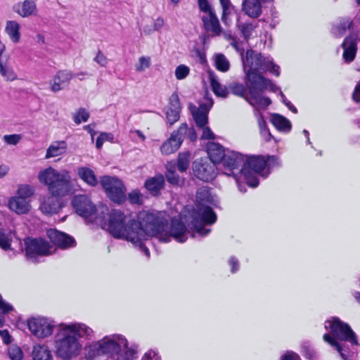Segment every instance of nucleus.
<instances>
[{"instance_id": "1", "label": "nucleus", "mask_w": 360, "mask_h": 360, "mask_svg": "<svg viewBox=\"0 0 360 360\" xmlns=\"http://www.w3.org/2000/svg\"><path fill=\"white\" fill-rule=\"evenodd\" d=\"M138 221L133 219L134 236H139L141 240L135 245L143 248L145 244L142 240L145 235L155 236L160 240L167 242L170 238H174L179 242H184L187 239V229L181 217L173 218L168 231L167 220L159 215L151 212L143 211L139 212Z\"/></svg>"}, {"instance_id": "2", "label": "nucleus", "mask_w": 360, "mask_h": 360, "mask_svg": "<svg viewBox=\"0 0 360 360\" xmlns=\"http://www.w3.org/2000/svg\"><path fill=\"white\" fill-rule=\"evenodd\" d=\"M39 181L48 186L53 196L44 197L41 200L40 210L46 214L58 213L64 205L56 197L68 193V179L65 174L49 167L39 174Z\"/></svg>"}, {"instance_id": "3", "label": "nucleus", "mask_w": 360, "mask_h": 360, "mask_svg": "<svg viewBox=\"0 0 360 360\" xmlns=\"http://www.w3.org/2000/svg\"><path fill=\"white\" fill-rule=\"evenodd\" d=\"M96 224L108 231L117 238L124 239L136 245L141 240L140 236H134V223L131 216L124 214L120 210H113L108 214H101L96 218Z\"/></svg>"}, {"instance_id": "4", "label": "nucleus", "mask_w": 360, "mask_h": 360, "mask_svg": "<svg viewBox=\"0 0 360 360\" xmlns=\"http://www.w3.org/2000/svg\"><path fill=\"white\" fill-rule=\"evenodd\" d=\"M242 59L247 83L254 84L260 89H266L271 86V82L262 76V72L269 70L276 76L279 75L278 66L259 53L248 50L245 57L242 56Z\"/></svg>"}, {"instance_id": "5", "label": "nucleus", "mask_w": 360, "mask_h": 360, "mask_svg": "<svg viewBox=\"0 0 360 360\" xmlns=\"http://www.w3.org/2000/svg\"><path fill=\"white\" fill-rule=\"evenodd\" d=\"M211 200L210 190L207 187L200 188L196 193V200L200 204L196 211H193L188 215L181 216L184 224H187V233L195 231L200 235H206L209 230L204 228L205 224H212L217 219V216L212 210L204 205V202Z\"/></svg>"}, {"instance_id": "6", "label": "nucleus", "mask_w": 360, "mask_h": 360, "mask_svg": "<svg viewBox=\"0 0 360 360\" xmlns=\"http://www.w3.org/2000/svg\"><path fill=\"white\" fill-rule=\"evenodd\" d=\"M72 207L78 215L94 223L96 217L108 214L107 207L101 206L97 208L86 195H75L72 200Z\"/></svg>"}, {"instance_id": "7", "label": "nucleus", "mask_w": 360, "mask_h": 360, "mask_svg": "<svg viewBox=\"0 0 360 360\" xmlns=\"http://www.w3.org/2000/svg\"><path fill=\"white\" fill-rule=\"evenodd\" d=\"M326 323L329 325L331 334L324 335L323 339L330 345L335 347L339 352L341 348L335 338L340 340H348L352 343H356L354 333L347 324L342 323L336 318L327 321Z\"/></svg>"}, {"instance_id": "8", "label": "nucleus", "mask_w": 360, "mask_h": 360, "mask_svg": "<svg viewBox=\"0 0 360 360\" xmlns=\"http://www.w3.org/2000/svg\"><path fill=\"white\" fill-rule=\"evenodd\" d=\"M100 183L107 195L112 201L121 203L125 200V188L120 179L116 177L104 176L101 178Z\"/></svg>"}, {"instance_id": "9", "label": "nucleus", "mask_w": 360, "mask_h": 360, "mask_svg": "<svg viewBox=\"0 0 360 360\" xmlns=\"http://www.w3.org/2000/svg\"><path fill=\"white\" fill-rule=\"evenodd\" d=\"M192 115L194 118L197 127L202 130L201 139H214V134L207 126V112L208 108L205 105H200L197 108L193 105H190L189 107Z\"/></svg>"}, {"instance_id": "10", "label": "nucleus", "mask_w": 360, "mask_h": 360, "mask_svg": "<svg viewBox=\"0 0 360 360\" xmlns=\"http://www.w3.org/2000/svg\"><path fill=\"white\" fill-rule=\"evenodd\" d=\"M266 162L260 157H252L247 160L246 164L241 169L247 184L252 187H256L259 184L257 179L252 175V172L260 173L265 167Z\"/></svg>"}, {"instance_id": "11", "label": "nucleus", "mask_w": 360, "mask_h": 360, "mask_svg": "<svg viewBox=\"0 0 360 360\" xmlns=\"http://www.w3.org/2000/svg\"><path fill=\"white\" fill-rule=\"evenodd\" d=\"M27 326L31 333L38 338H45L50 336L54 329V325L52 322L44 317L28 319Z\"/></svg>"}, {"instance_id": "12", "label": "nucleus", "mask_w": 360, "mask_h": 360, "mask_svg": "<svg viewBox=\"0 0 360 360\" xmlns=\"http://www.w3.org/2000/svg\"><path fill=\"white\" fill-rule=\"evenodd\" d=\"M188 131L186 124H182L177 131H174L170 138L161 146V152L164 155H169L178 150L181 146L183 139Z\"/></svg>"}, {"instance_id": "13", "label": "nucleus", "mask_w": 360, "mask_h": 360, "mask_svg": "<svg viewBox=\"0 0 360 360\" xmlns=\"http://www.w3.org/2000/svg\"><path fill=\"white\" fill-rule=\"evenodd\" d=\"M8 251V256L11 258L16 254H24L26 259L32 263L39 262L44 257L53 255L56 249H5Z\"/></svg>"}, {"instance_id": "14", "label": "nucleus", "mask_w": 360, "mask_h": 360, "mask_svg": "<svg viewBox=\"0 0 360 360\" xmlns=\"http://www.w3.org/2000/svg\"><path fill=\"white\" fill-rule=\"evenodd\" d=\"M54 345L57 356L68 359V326L60 324L56 327Z\"/></svg>"}, {"instance_id": "15", "label": "nucleus", "mask_w": 360, "mask_h": 360, "mask_svg": "<svg viewBox=\"0 0 360 360\" xmlns=\"http://www.w3.org/2000/svg\"><path fill=\"white\" fill-rule=\"evenodd\" d=\"M214 164L207 160H200L193 163L195 175L204 181H209L214 177Z\"/></svg>"}, {"instance_id": "16", "label": "nucleus", "mask_w": 360, "mask_h": 360, "mask_svg": "<svg viewBox=\"0 0 360 360\" xmlns=\"http://www.w3.org/2000/svg\"><path fill=\"white\" fill-rule=\"evenodd\" d=\"M10 56L6 53L4 45L0 49V75L6 81L12 82L17 79V74L10 65Z\"/></svg>"}, {"instance_id": "17", "label": "nucleus", "mask_w": 360, "mask_h": 360, "mask_svg": "<svg viewBox=\"0 0 360 360\" xmlns=\"http://www.w3.org/2000/svg\"><path fill=\"white\" fill-rule=\"evenodd\" d=\"M247 87L249 91V97H246V100L257 109H262L266 108L271 103L269 98L263 97L257 91H262L264 89H260L254 84L247 83Z\"/></svg>"}, {"instance_id": "18", "label": "nucleus", "mask_w": 360, "mask_h": 360, "mask_svg": "<svg viewBox=\"0 0 360 360\" xmlns=\"http://www.w3.org/2000/svg\"><path fill=\"white\" fill-rule=\"evenodd\" d=\"M120 346L112 340H108L98 346H91L86 349V355L88 358H93L97 351L98 353H118Z\"/></svg>"}, {"instance_id": "19", "label": "nucleus", "mask_w": 360, "mask_h": 360, "mask_svg": "<svg viewBox=\"0 0 360 360\" xmlns=\"http://www.w3.org/2000/svg\"><path fill=\"white\" fill-rule=\"evenodd\" d=\"M12 10L22 18L36 15L37 13V5L34 0H25L22 2L15 4Z\"/></svg>"}, {"instance_id": "20", "label": "nucleus", "mask_w": 360, "mask_h": 360, "mask_svg": "<svg viewBox=\"0 0 360 360\" xmlns=\"http://www.w3.org/2000/svg\"><path fill=\"white\" fill-rule=\"evenodd\" d=\"M205 30L212 33V35L218 36L221 32V27L219 22L212 11L205 13L202 18Z\"/></svg>"}, {"instance_id": "21", "label": "nucleus", "mask_w": 360, "mask_h": 360, "mask_svg": "<svg viewBox=\"0 0 360 360\" xmlns=\"http://www.w3.org/2000/svg\"><path fill=\"white\" fill-rule=\"evenodd\" d=\"M269 0H244L243 10L248 16L257 18L262 13V4Z\"/></svg>"}, {"instance_id": "22", "label": "nucleus", "mask_w": 360, "mask_h": 360, "mask_svg": "<svg viewBox=\"0 0 360 360\" xmlns=\"http://www.w3.org/2000/svg\"><path fill=\"white\" fill-rule=\"evenodd\" d=\"M244 161V157L241 154L234 151L227 150L223 160L222 165L229 170L232 171L233 169L243 165Z\"/></svg>"}, {"instance_id": "23", "label": "nucleus", "mask_w": 360, "mask_h": 360, "mask_svg": "<svg viewBox=\"0 0 360 360\" xmlns=\"http://www.w3.org/2000/svg\"><path fill=\"white\" fill-rule=\"evenodd\" d=\"M344 49L343 57L346 61H352L357 51V41L356 37L346 38L342 44Z\"/></svg>"}, {"instance_id": "24", "label": "nucleus", "mask_w": 360, "mask_h": 360, "mask_svg": "<svg viewBox=\"0 0 360 360\" xmlns=\"http://www.w3.org/2000/svg\"><path fill=\"white\" fill-rule=\"evenodd\" d=\"M69 349L70 347H72V354L77 355V352L79 351L80 346L78 343L76 342L77 338L78 337H81L84 331L79 328V326L76 325L69 326Z\"/></svg>"}, {"instance_id": "25", "label": "nucleus", "mask_w": 360, "mask_h": 360, "mask_svg": "<svg viewBox=\"0 0 360 360\" xmlns=\"http://www.w3.org/2000/svg\"><path fill=\"white\" fill-rule=\"evenodd\" d=\"M208 154L210 161L214 163H219L223 162L226 155L225 151L222 146L216 143H210L208 145Z\"/></svg>"}, {"instance_id": "26", "label": "nucleus", "mask_w": 360, "mask_h": 360, "mask_svg": "<svg viewBox=\"0 0 360 360\" xmlns=\"http://www.w3.org/2000/svg\"><path fill=\"white\" fill-rule=\"evenodd\" d=\"M8 207L18 214H25L30 210V205L27 200L17 196L9 200Z\"/></svg>"}, {"instance_id": "27", "label": "nucleus", "mask_w": 360, "mask_h": 360, "mask_svg": "<svg viewBox=\"0 0 360 360\" xmlns=\"http://www.w3.org/2000/svg\"><path fill=\"white\" fill-rule=\"evenodd\" d=\"M48 238L56 248H68L63 246L68 243V235L56 229H49L46 232Z\"/></svg>"}, {"instance_id": "28", "label": "nucleus", "mask_w": 360, "mask_h": 360, "mask_svg": "<svg viewBox=\"0 0 360 360\" xmlns=\"http://www.w3.org/2000/svg\"><path fill=\"white\" fill-rule=\"evenodd\" d=\"M20 25L15 20H8L5 27V32L12 42L17 44L20 39Z\"/></svg>"}, {"instance_id": "29", "label": "nucleus", "mask_w": 360, "mask_h": 360, "mask_svg": "<svg viewBox=\"0 0 360 360\" xmlns=\"http://www.w3.org/2000/svg\"><path fill=\"white\" fill-rule=\"evenodd\" d=\"M32 356L33 360H53L51 352L45 345H36L33 347Z\"/></svg>"}, {"instance_id": "30", "label": "nucleus", "mask_w": 360, "mask_h": 360, "mask_svg": "<svg viewBox=\"0 0 360 360\" xmlns=\"http://www.w3.org/2000/svg\"><path fill=\"white\" fill-rule=\"evenodd\" d=\"M165 179L162 175L149 178L145 182V187L150 193L155 195L163 188Z\"/></svg>"}, {"instance_id": "31", "label": "nucleus", "mask_w": 360, "mask_h": 360, "mask_svg": "<svg viewBox=\"0 0 360 360\" xmlns=\"http://www.w3.org/2000/svg\"><path fill=\"white\" fill-rule=\"evenodd\" d=\"M67 143L65 141H56L47 149L46 158L60 155L66 152Z\"/></svg>"}, {"instance_id": "32", "label": "nucleus", "mask_w": 360, "mask_h": 360, "mask_svg": "<svg viewBox=\"0 0 360 360\" xmlns=\"http://www.w3.org/2000/svg\"><path fill=\"white\" fill-rule=\"evenodd\" d=\"M77 175L86 184L91 186L98 184V180L94 171L88 167H79L77 169Z\"/></svg>"}, {"instance_id": "33", "label": "nucleus", "mask_w": 360, "mask_h": 360, "mask_svg": "<svg viewBox=\"0 0 360 360\" xmlns=\"http://www.w3.org/2000/svg\"><path fill=\"white\" fill-rule=\"evenodd\" d=\"M68 81V73L65 71H60L53 77V80L50 82L51 90L53 91H58L65 87V83Z\"/></svg>"}, {"instance_id": "34", "label": "nucleus", "mask_w": 360, "mask_h": 360, "mask_svg": "<svg viewBox=\"0 0 360 360\" xmlns=\"http://www.w3.org/2000/svg\"><path fill=\"white\" fill-rule=\"evenodd\" d=\"M14 238H16L14 232L0 229V248H11Z\"/></svg>"}, {"instance_id": "35", "label": "nucleus", "mask_w": 360, "mask_h": 360, "mask_svg": "<svg viewBox=\"0 0 360 360\" xmlns=\"http://www.w3.org/2000/svg\"><path fill=\"white\" fill-rule=\"evenodd\" d=\"M273 124L281 131H289L291 128V124L286 118L280 115H274L271 118Z\"/></svg>"}, {"instance_id": "36", "label": "nucleus", "mask_w": 360, "mask_h": 360, "mask_svg": "<svg viewBox=\"0 0 360 360\" xmlns=\"http://www.w3.org/2000/svg\"><path fill=\"white\" fill-rule=\"evenodd\" d=\"M25 248H51L49 243L44 238H34L27 237L24 239Z\"/></svg>"}, {"instance_id": "37", "label": "nucleus", "mask_w": 360, "mask_h": 360, "mask_svg": "<svg viewBox=\"0 0 360 360\" xmlns=\"http://www.w3.org/2000/svg\"><path fill=\"white\" fill-rule=\"evenodd\" d=\"M151 57L148 56H140L134 65L137 72H143L151 67Z\"/></svg>"}, {"instance_id": "38", "label": "nucleus", "mask_w": 360, "mask_h": 360, "mask_svg": "<svg viewBox=\"0 0 360 360\" xmlns=\"http://www.w3.org/2000/svg\"><path fill=\"white\" fill-rule=\"evenodd\" d=\"M210 83L213 91L217 96L226 97L228 95L227 89L222 86L213 75L210 76Z\"/></svg>"}, {"instance_id": "39", "label": "nucleus", "mask_w": 360, "mask_h": 360, "mask_svg": "<svg viewBox=\"0 0 360 360\" xmlns=\"http://www.w3.org/2000/svg\"><path fill=\"white\" fill-rule=\"evenodd\" d=\"M34 188L32 186L24 184L20 185L18 189V196L27 200L34 193Z\"/></svg>"}, {"instance_id": "40", "label": "nucleus", "mask_w": 360, "mask_h": 360, "mask_svg": "<svg viewBox=\"0 0 360 360\" xmlns=\"http://www.w3.org/2000/svg\"><path fill=\"white\" fill-rule=\"evenodd\" d=\"M215 65L217 68L222 72H226L229 69V63L223 54L216 55Z\"/></svg>"}, {"instance_id": "41", "label": "nucleus", "mask_w": 360, "mask_h": 360, "mask_svg": "<svg viewBox=\"0 0 360 360\" xmlns=\"http://www.w3.org/2000/svg\"><path fill=\"white\" fill-rule=\"evenodd\" d=\"M229 89L233 94L241 97H245L246 98L247 96H245V94L247 89L243 84L233 82L229 84Z\"/></svg>"}, {"instance_id": "42", "label": "nucleus", "mask_w": 360, "mask_h": 360, "mask_svg": "<svg viewBox=\"0 0 360 360\" xmlns=\"http://www.w3.org/2000/svg\"><path fill=\"white\" fill-rule=\"evenodd\" d=\"M189 153L179 154L178 160V169L181 172H185L188 167L190 163Z\"/></svg>"}, {"instance_id": "43", "label": "nucleus", "mask_w": 360, "mask_h": 360, "mask_svg": "<svg viewBox=\"0 0 360 360\" xmlns=\"http://www.w3.org/2000/svg\"><path fill=\"white\" fill-rule=\"evenodd\" d=\"M8 356L11 360H22L23 359V352L20 347L16 345H12L8 348Z\"/></svg>"}, {"instance_id": "44", "label": "nucleus", "mask_w": 360, "mask_h": 360, "mask_svg": "<svg viewBox=\"0 0 360 360\" xmlns=\"http://www.w3.org/2000/svg\"><path fill=\"white\" fill-rule=\"evenodd\" d=\"M190 72V68L185 65L177 66L174 71L175 77L177 79L181 80L185 79Z\"/></svg>"}, {"instance_id": "45", "label": "nucleus", "mask_w": 360, "mask_h": 360, "mask_svg": "<svg viewBox=\"0 0 360 360\" xmlns=\"http://www.w3.org/2000/svg\"><path fill=\"white\" fill-rule=\"evenodd\" d=\"M89 117V112L84 108H80L73 115V120L77 124H80L82 122H86Z\"/></svg>"}, {"instance_id": "46", "label": "nucleus", "mask_w": 360, "mask_h": 360, "mask_svg": "<svg viewBox=\"0 0 360 360\" xmlns=\"http://www.w3.org/2000/svg\"><path fill=\"white\" fill-rule=\"evenodd\" d=\"M167 110H179L181 111V105L179 96L176 94L174 93L169 98V103Z\"/></svg>"}, {"instance_id": "47", "label": "nucleus", "mask_w": 360, "mask_h": 360, "mask_svg": "<svg viewBox=\"0 0 360 360\" xmlns=\"http://www.w3.org/2000/svg\"><path fill=\"white\" fill-rule=\"evenodd\" d=\"M113 136L110 133L103 132L101 133L98 137L96 143V146L98 149H100L105 141H112Z\"/></svg>"}, {"instance_id": "48", "label": "nucleus", "mask_w": 360, "mask_h": 360, "mask_svg": "<svg viewBox=\"0 0 360 360\" xmlns=\"http://www.w3.org/2000/svg\"><path fill=\"white\" fill-rule=\"evenodd\" d=\"M179 110H167L166 117L170 124H173L179 119Z\"/></svg>"}, {"instance_id": "49", "label": "nucleus", "mask_w": 360, "mask_h": 360, "mask_svg": "<svg viewBox=\"0 0 360 360\" xmlns=\"http://www.w3.org/2000/svg\"><path fill=\"white\" fill-rule=\"evenodd\" d=\"M223 9L222 20L225 21L226 15H229L232 10V5L229 0H219Z\"/></svg>"}, {"instance_id": "50", "label": "nucleus", "mask_w": 360, "mask_h": 360, "mask_svg": "<svg viewBox=\"0 0 360 360\" xmlns=\"http://www.w3.org/2000/svg\"><path fill=\"white\" fill-rule=\"evenodd\" d=\"M352 25V22L349 20H344L340 25L336 28L337 34L340 36L342 35L347 29H350Z\"/></svg>"}, {"instance_id": "51", "label": "nucleus", "mask_w": 360, "mask_h": 360, "mask_svg": "<svg viewBox=\"0 0 360 360\" xmlns=\"http://www.w3.org/2000/svg\"><path fill=\"white\" fill-rule=\"evenodd\" d=\"M94 60L101 67H105L108 63V58L101 51H98Z\"/></svg>"}, {"instance_id": "52", "label": "nucleus", "mask_w": 360, "mask_h": 360, "mask_svg": "<svg viewBox=\"0 0 360 360\" xmlns=\"http://www.w3.org/2000/svg\"><path fill=\"white\" fill-rule=\"evenodd\" d=\"M20 139V136L18 134L5 135L4 140L10 145H16Z\"/></svg>"}, {"instance_id": "53", "label": "nucleus", "mask_w": 360, "mask_h": 360, "mask_svg": "<svg viewBox=\"0 0 360 360\" xmlns=\"http://www.w3.org/2000/svg\"><path fill=\"white\" fill-rule=\"evenodd\" d=\"M167 181L172 184H179V178L174 171L169 170L166 174Z\"/></svg>"}, {"instance_id": "54", "label": "nucleus", "mask_w": 360, "mask_h": 360, "mask_svg": "<svg viewBox=\"0 0 360 360\" xmlns=\"http://www.w3.org/2000/svg\"><path fill=\"white\" fill-rule=\"evenodd\" d=\"M129 199L133 204H141V195L136 191L131 192L129 194Z\"/></svg>"}, {"instance_id": "55", "label": "nucleus", "mask_w": 360, "mask_h": 360, "mask_svg": "<svg viewBox=\"0 0 360 360\" xmlns=\"http://www.w3.org/2000/svg\"><path fill=\"white\" fill-rule=\"evenodd\" d=\"M152 23L157 32H160L165 26V20L161 17L156 18Z\"/></svg>"}, {"instance_id": "56", "label": "nucleus", "mask_w": 360, "mask_h": 360, "mask_svg": "<svg viewBox=\"0 0 360 360\" xmlns=\"http://www.w3.org/2000/svg\"><path fill=\"white\" fill-rule=\"evenodd\" d=\"M155 32H157V30H155V27L153 25V23L145 25L143 27V33L145 36H147V37L150 36Z\"/></svg>"}, {"instance_id": "57", "label": "nucleus", "mask_w": 360, "mask_h": 360, "mask_svg": "<svg viewBox=\"0 0 360 360\" xmlns=\"http://www.w3.org/2000/svg\"><path fill=\"white\" fill-rule=\"evenodd\" d=\"M0 335L5 344L8 345L11 342V337L7 330H0Z\"/></svg>"}, {"instance_id": "58", "label": "nucleus", "mask_w": 360, "mask_h": 360, "mask_svg": "<svg viewBox=\"0 0 360 360\" xmlns=\"http://www.w3.org/2000/svg\"><path fill=\"white\" fill-rule=\"evenodd\" d=\"M198 4L200 9L205 11V13L212 11L207 0H198Z\"/></svg>"}, {"instance_id": "59", "label": "nucleus", "mask_w": 360, "mask_h": 360, "mask_svg": "<svg viewBox=\"0 0 360 360\" xmlns=\"http://www.w3.org/2000/svg\"><path fill=\"white\" fill-rule=\"evenodd\" d=\"M253 30V26L252 25H245L242 27V32L245 38H248Z\"/></svg>"}, {"instance_id": "60", "label": "nucleus", "mask_w": 360, "mask_h": 360, "mask_svg": "<svg viewBox=\"0 0 360 360\" xmlns=\"http://www.w3.org/2000/svg\"><path fill=\"white\" fill-rule=\"evenodd\" d=\"M0 309L2 311L4 314H6L8 313L10 311L13 310V307L9 304L3 302L0 304Z\"/></svg>"}, {"instance_id": "61", "label": "nucleus", "mask_w": 360, "mask_h": 360, "mask_svg": "<svg viewBox=\"0 0 360 360\" xmlns=\"http://www.w3.org/2000/svg\"><path fill=\"white\" fill-rule=\"evenodd\" d=\"M353 98L356 102L360 101V81L359 82L358 84L355 88V91L353 94Z\"/></svg>"}, {"instance_id": "62", "label": "nucleus", "mask_w": 360, "mask_h": 360, "mask_svg": "<svg viewBox=\"0 0 360 360\" xmlns=\"http://www.w3.org/2000/svg\"><path fill=\"white\" fill-rule=\"evenodd\" d=\"M283 360H299V357L292 353L287 354L284 357Z\"/></svg>"}, {"instance_id": "63", "label": "nucleus", "mask_w": 360, "mask_h": 360, "mask_svg": "<svg viewBox=\"0 0 360 360\" xmlns=\"http://www.w3.org/2000/svg\"><path fill=\"white\" fill-rule=\"evenodd\" d=\"M134 352L132 349H127L125 352V359L124 360H132Z\"/></svg>"}, {"instance_id": "64", "label": "nucleus", "mask_w": 360, "mask_h": 360, "mask_svg": "<svg viewBox=\"0 0 360 360\" xmlns=\"http://www.w3.org/2000/svg\"><path fill=\"white\" fill-rule=\"evenodd\" d=\"M8 169L6 166H0V178L4 176L8 173Z\"/></svg>"}]
</instances>
